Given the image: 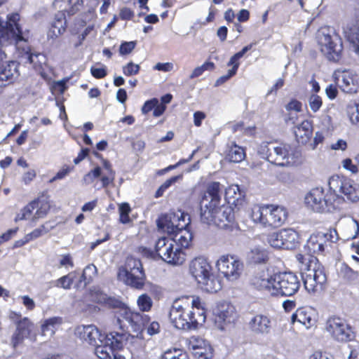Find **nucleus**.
I'll list each match as a JSON object with an SVG mask.
<instances>
[{"mask_svg":"<svg viewBox=\"0 0 359 359\" xmlns=\"http://www.w3.org/2000/svg\"><path fill=\"white\" fill-rule=\"evenodd\" d=\"M302 154L294 146L287 143L275 145L271 163L280 167H292L301 163Z\"/></svg>","mask_w":359,"mask_h":359,"instance_id":"9d476101","label":"nucleus"},{"mask_svg":"<svg viewBox=\"0 0 359 359\" xmlns=\"http://www.w3.org/2000/svg\"><path fill=\"white\" fill-rule=\"evenodd\" d=\"M136 41L122 42L119 47V53L121 55L130 54L136 46Z\"/></svg>","mask_w":359,"mask_h":359,"instance_id":"13d9d810","label":"nucleus"},{"mask_svg":"<svg viewBox=\"0 0 359 359\" xmlns=\"http://www.w3.org/2000/svg\"><path fill=\"white\" fill-rule=\"evenodd\" d=\"M20 317V315L15 312H11L10 314V318L16 323V330L11 339V343L14 347L21 344L25 339L29 336L32 326V323L27 318H24L18 320Z\"/></svg>","mask_w":359,"mask_h":359,"instance_id":"a211bd4d","label":"nucleus"},{"mask_svg":"<svg viewBox=\"0 0 359 359\" xmlns=\"http://www.w3.org/2000/svg\"><path fill=\"white\" fill-rule=\"evenodd\" d=\"M190 222L188 215L184 212H168L162 215L156 221L158 229L172 235L178 229L187 227Z\"/></svg>","mask_w":359,"mask_h":359,"instance_id":"ddd939ff","label":"nucleus"},{"mask_svg":"<svg viewBox=\"0 0 359 359\" xmlns=\"http://www.w3.org/2000/svg\"><path fill=\"white\" fill-rule=\"evenodd\" d=\"M274 147V144L262 142L258 147L257 153L261 158L266 159L271 163V156L273 151Z\"/></svg>","mask_w":359,"mask_h":359,"instance_id":"37998d69","label":"nucleus"},{"mask_svg":"<svg viewBox=\"0 0 359 359\" xmlns=\"http://www.w3.org/2000/svg\"><path fill=\"white\" fill-rule=\"evenodd\" d=\"M20 21V15L17 13L8 14L7 20H0V46L11 44V40L14 39L13 27Z\"/></svg>","mask_w":359,"mask_h":359,"instance_id":"4be33fe9","label":"nucleus"},{"mask_svg":"<svg viewBox=\"0 0 359 359\" xmlns=\"http://www.w3.org/2000/svg\"><path fill=\"white\" fill-rule=\"evenodd\" d=\"M60 318H50L46 319L41 325V332L43 336L51 337L55 331L56 325L60 323Z\"/></svg>","mask_w":359,"mask_h":359,"instance_id":"ea45409f","label":"nucleus"},{"mask_svg":"<svg viewBox=\"0 0 359 359\" xmlns=\"http://www.w3.org/2000/svg\"><path fill=\"white\" fill-rule=\"evenodd\" d=\"M90 297L93 302L104 304L107 301L108 295L102 291L99 287H94L90 291Z\"/></svg>","mask_w":359,"mask_h":359,"instance_id":"de8ad7c7","label":"nucleus"},{"mask_svg":"<svg viewBox=\"0 0 359 359\" xmlns=\"http://www.w3.org/2000/svg\"><path fill=\"white\" fill-rule=\"evenodd\" d=\"M19 64L15 61H8L0 68V86L13 83L19 76Z\"/></svg>","mask_w":359,"mask_h":359,"instance_id":"a878e982","label":"nucleus"},{"mask_svg":"<svg viewBox=\"0 0 359 359\" xmlns=\"http://www.w3.org/2000/svg\"><path fill=\"white\" fill-rule=\"evenodd\" d=\"M158 104V99L153 98L151 100L145 102L142 107V114H145L151 111L156 105Z\"/></svg>","mask_w":359,"mask_h":359,"instance_id":"69168bd1","label":"nucleus"},{"mask_svg":"<svg viewBox=\"0 0 359 359\" xmlns=\"http://www.w3.org/2000/svg\"><path fill=\"white\" fill-rule=\"evenodd\" d=\"M324 191L322 188H315L305 196V203L315 212H323Z\"/></svg>","mask_w":359,"mask_h":359,"instance_id":"cd10ccee","label":"nucleus"},{"mask_svg":"<svg viewBox=\"0 0 359 359\" xmlns=\"http://www.w3.org/2000/svg\"><path fill=\"white\" fill-rule=\"evenodd\" d=\"M344 37L353 50L359 55V20H351L343 27Z\"/></svg>","mask_w":359,"mask_h":359,"instance_id":"393cba45","label":"nucleus"},{"mask_svg":"<svg viewBox=\"0 0 359 359\" xmlns=\"http://www.w3.org/2000/svg\"><path fill=\"white\" fill-rule=\"evenodd\" d=\"M102 166L105 172L101 177V182L103 187H107L112 184L115 179V171L112 169L111 164L106 159L102 160Z\"/></svg>","mask_w":359,"mask_h":359,"instance_id":"58836bf2","label":"nucleus"},{"mask_svg":"<svg viewBox=\"0 0 359 359\" xmlns=\"http://www.w3.org/2000/svg\"><path fill=\"white\" fill-rule=\"evenodd\" d=\"M222 189L219 182L208 185L201 201V218L205 224L213 223L220 228H227L235 220L233 208L221 205Z\"/></svg>","mask_w":359,"mask_h":359,"instance_id":"f257e3e1","label":"nucleus"},{"mask_svg":"<svg viewBox=\"0 0 359 359\" xmlns=\"http://www.w3.org/2000/svg\"><path fill=\"white\" fill-rule=\"evenodd\" d=\"M313 132L312 124L309 121L304 120L294 129L295 137L299 143L306 144L310 139Z\"/></svg>","mask_w":359,"mask_h":359,"instance_id":"473e14b6","label":"nucleus"},{"mask_svg":"<svg viewBox=\"0 0 359 359\" xmlns=\"http://www.w3.org/2000/svg\"><path fill=\"white\" fill-rule=\"evenodd\" d=\"M282 230L273 232L268 236V242L275 248H283Z\"/></svg>","mask_w":359,"mask_h":359,"instance_id":"3c124183","label":"nucleus"},{"mask_svg":"<svg viewBox=\"0 0 359 359\" xmlns=\"http://www.w3.org/2000/svg\"><path fill=\"white\" fill-rule=\"evenodd\" d=\"M118 278L133 288L142 290L145 284L146 274L141 261L133 257H128L125 265L118 269Z\"/></svg>","mask_w":359,"mask_h":359,"instance_id":"1a4fd4ad","label":"nucleus"},{"mask_svg":"<svg viewBox=\"0 0 359 359\" xmlns=\"http://www.w3.org/2000/svg\"><path fill=\"white\" fill-rule=\"evenodd\" d=\"M333 78L339 88L346 93H355L359 88V79L352 70L338 69L334 72Z\"/></svg>","mask_w":359,"mask_h":359,"instance_id":"2eb2a0df","label":"nucleus"},{"mask_svg":"<svg viewBox=\"0 0 359 359\" xmlns=\"http://www.w3.org/2000/svg\"><path fill=\"white\" fill-rule=\"evenodd\" d=\"M245 158V151L242 147L231 142L228 146L226 158L233 163H240Z\"/></svg>","mask_w":359,"mask_h":359,"instance_id":"e433bc0d","label":"nucleus"},{"mask_svg":"<svg viewBox=\"0 0 359 359\" xmlns=\"http://www.w3.org/2000/svg\"><path fill=\"white\" fill-rule=\"evenodd\" d=\"M283 249L292 250L297 247L298 243V233L292 229H282Z\"/></svg>","mask_w":359,"mask_h":359,"instance_id":"c9c22d12","label":"nucleus"},{"mask_svg":"<svg viewBox=\"0 0 359 359\" xmlns=\"http://www.w3.org/2000/svg\"><path fill=\"white\" fill-rule=\"evenodd\" d=\"M34 201L36 202V208H37L32 221L35 222L40 218L44 217L50 209V201L47 198H38Z\"/></svg>","mask_w":359,"mask_h":359,"instance_id":"4c0bfd02","label":"nucleus"},{"mask_svg":"<svg viewBox=\"0 0 359 359\" xmlns=\"http://www.w3.org/2000/svg\"><path fill=\"white\" fill-rule=\"evenodd\" d=\"M190 303L186 297H180L173 302L169 317L176 328L185 330L196 329L199 323L205 321V316L203 315L195 317L190 310Z\"/></svg>","mask_w":359,"mask_h":359,"instance_id":"423d86ee","label":"nucleus"},{"mask_svg":"<svg viewBox=\"0 0 359 359\" xmlns=\"http://www.w3.org/2000/svg\"><path fill=\"white\" fill-rule=\"evenodd\" d=\"M214 315L215 323L220 330L224 329V324L233 323L236 318L235 307L228 302L218 304L214 310Z\"/></svg>","mask_w":359,"mask_h":359,"instance_id":"6ab92c4d","label":"nucleus"},{"mask_svg":"<svg viewBox=\"0 0 359 359\" xmlns=\"http://www.w3.org/2000/svg\"><path fill=\"white\" fill-rule=\"evenodd\" d=\"M97 273V268L93 264H89L85 267L80 278V282H84V285L88 284Z\"/></svg>","mask_w":359,"mask_h":359,"instance_id":"49530a36","label":"nucleus"},{"mask_svg":"<svg viewBox=\"0 0 359 359\" xmlns=\"http://www.w3.org/2000/svg\"><path fill=\"white\" fill-rule=\"evenodd\" d=\"M244 194L237 184H231L225 190V198L229 204L235 206L242 205Z\"/></svg>","mask_w":359,"mask_h":359,"instance_id":"72a5a7b5","label":"nucleus"},{"mask_svg":"<svg viewBox=\"0 0 359 359\" xmlns=\"http://www.w3.org/2000/svg\"><path fill=\"white\" fill-rule=\"evenodd\" d=\"M161 259L169 264L181 265L186 259V254L177 244L170 241L167 253Z\"/></svg>","mask_w":359,"mask_h":359,"instance_id":"c85d7f7f","label":"nucleus"},{"mask_svg":"<svg viewBox=\"0 0 359 359\" xmlns=\"http://www.w3.org/2000/svg\"><path fill=\"white\" fill-rule=\"evenodd\" d=\"M14 39L11 44H15L18 57L24 63H29L38 72L43 70L47 58L41 53H32L27 43L28 33L23 32L19 22L13 27Z\"/></svg>","mask_w":359,"mask_h":359,"instance_id":"39448f33","label":"nucleus"},{"mask_svg":"<svg viewBox=\"0 0 359 359\" xmlns=\"http://www.w3.org/2000/svg\"><path fill=\"white\" fill-rule=\"evenodd\" d=\"M352 111L351 112L350 119L351 122L359 126V104H354L351 107Z\"/></svg>","mask_w":359,"mask_h":359,"instance_id":"0e129e2a","label":"nucleus"},{"mask_svg":"<svg viewBox=\"0 0 359 359\" xmlns=\"http://www.w3.org/2000/svg\"><path fill=\"white\" fill-rule=\"evenodd\" d=\"M91 74L96 79H102L107 76L106 67L97 68L92 67L90 69Z\"/></svg>","mask_w":359,"mask_h":359,"instance_id":"338daca9","label":"nucleus"},{"mask_svg":"<svg viewBox=\"0 0 359 359\" xmlns=\"http://www.w3.org/2000/svg\"><path fill=\"white\" fill-rule=\"evenodd\" d=\"M104 305H107L111 308H116L119 309L123 306H124V304L116 298L108 296L107 301L105 302Z\"/></svg>","mask_w":359,"mask_h":359,"instance_id":"774afa93","label":"nucleus"},{"mask_svg":"<svg viewBox=\"0 0 359 359\" xmlns=\"http://www.w3.org/2000/svg\"><path fill=\"white\" fill-rule=\"evenodd\" d=\"M75 334L81 340L94 346L97 344L102 335L94 325H79L75 330Z\"/></svg>","mask_w":359,"mask_h":359,"instance_id":"b1692460","label":"nucleus"},{"mask_svg":"<svg viewBox=\"0 0 359 359\" xmlns=\"http://www.w3.org/2000/svg\"><path fill=\"white\" fill-rule=\"evenodd\" d=\"M121 336V349L125 346L130 352L132 359H142L145 355V342L137 336H133L123 331L118 332Z\"/></svg>","mask_w":359,"mask_h":359,"instance_id":"f3484780","label":"nucleus"},{"mask_svg":"<svg viewBox=\"0 0 359 359\" xmlns=\"http://www.w3.org/2000/svg\"><path fill=\"white\" fill-rule=\"evenodd\" d=\"M185 297L188 299V301L189 302H191L190 310L191 309H196L200 311L198 317L199 316V315H203V316H205L203 303L201 302V299L198 297L192 296Z\"/></svg>","mask_w":359,"mask_h":359,"instance_id":"5fc2aeb1","label":"nucleus"},{"mask_svg":"<svg viewBox=\"0 0 359 359\" xmlns=\"http://www.w3.org/2000/svg\"><path fill=\"white\" fill-rule=\"evenodd\" d=\"M218 271L229 280L238 279L243 271V264L233 256L222 255L217 260Z\"/></svg>","mask_w":359,"mask_h":359,"instance_id":"dca6fc26","label":"nucleus"},{"mask_svg":"<svg viewBox=\"0 0 359 359\" xmlns=\"http://www.w3.org/2000/svg\"><path fill=\"white\" fill-rule=\"evenodd\" d=\"M292 322H298L303 325L306 329L316 326L318 320L317 311L311 306H304L297 309L292 315Z\"/></svg>","mask_w":359,"mask_h":359,"instance_id":"412c9836","label":"nucleus"},{"mask_svg":"<svg viewBox=\"0 0 359 359\" xmlns=\"http://www.w3.org/2000/svg\"><path fill=\"white\" fill-rule=\"evenodd\" d=\"M161 359H187V356L184 353H179V351L175 349L165 351Z\"/></svg>","mask_w":359,"mask_h":359,"instance_id":"bf43d9fd","label":"nucleus"},{"mask_svg":"<svg viewBox=\"0 0 359 359\" xmlns=\"http://www.w3.org/2000/svg\"><path fill=\"white\" fill-rule=\"evenodd\" d=\"M326 247V238L323 232L311 235L304 245L305 250L311 255V257L309 258V264L307 271L302 274V279L305 289L309 292L322 290L323 286L327 280L324 267L318 263L317 259L312 255L323 253Z\"/></svg>","mask_w":359,"mask_h":359,"instance_id":"7ed1b4c3","label":"nucleus"},{"mask_svg":"<svg viewBox=\"0 0 359 359\" xmlns=\"http://www.w3.org/2000/svg\"><path fill=\"white\" fill-rule=\"evenodd\" d=\"M121 336H118V332H111L104 335L100 341L95 344V353L100 359H111V355H116L114 351L121 349Z\"/></svg>","mask_w":359,"mask_h":359,"instance_id":"f8f14e48","label":"nucleus"},{"mask_svg":"<svg viewBox=\"0 0 359 359\" xmlns=\"http://www.w3.org/2000/svg\"><path fill=\"white\" fill-rule=\"evenodd\" d=\"M36 202L32 201L27 204L25 207L20 210V212L17 214L15 217V222H18L21 220H26L29 219L34 210L36 209Z\"/></svg>","mask_w":359,"mask_h":359,"instance_id":"79ce46f5","label":"nucleus"},{"mask_svg":"<svg viewBox=\"0 0 359 359\" xmlns=\"http://www.w3.org/2000/svg\"><path fill=\"white\" fill-rule=\"evenodd\" d=\"M189 272L203 290L212 293L221 290V281L212 273V266L205 258L193 259L189 264Z\"/></svg>","mask_w":359,"mask_h":359,"instance_id":"0eeeda50","label":"nucleus"},{"mask_svg":"<svg viewBox=\"0 0 359 359\" xmlns=\"http://www.w3.org/2000/svg\"><path fill=\"white\" fill-rule=\"evenodd\" d=\"M101 175L102 168L99 166H97L84 176V181L90 184L93 182L95 179L100 177Z\"/></svg>","mask_w":359,"mask_h":359,"instance_id":"052dcab7","label":"nucleus"},{"mask_svg":"<svg viewBox=\"0 0 359 359\" xmlns=\"http://www.w3.org/2000/svg\"><path fill=\"white\" fill-rule=\"evenodd\" d=\"M252 284L259 290L272 296L290 297L300 288L301 280L292 272L274 273L269 269L260 270L252 279Z\"/></svg>","mask_w":359,"mask_h":359,"instance_id":"f03ea898","label":"nucleus"},{"mask_svg":"<svg viewBox=\"0 0 359 359\" xmlns=\"http://www.w3.org/2000/svg\"><path fill=\"white\" fill-rule=\"evenodd\" d=\"M172 235L174 236L172 238L173 243L177 244L179 248H189L193 238L192 233L187 229V227L178 229L177 231Z\"/></svg>","mask_w":359,"mask_h":359,"instance_id":"f704fd0d","label":"nucleus"},{"mask_svg":"<svg viewBox=\"0 0 359 359\" xmlns=\"http://www.w3.org/2000/svg\"><path fill=\"white\" fill-rule=\"evenodd\" d=\"M325 329L329 335L336 341H347L352 339L353 332L346 320L337 316L329 318Z\"/></svg>","mask_w":359,"mask_h":359,"instance_id":"4468645a","label":"nucleus"},{"mask_svg":"<svg viewBox=\"0 0 359 359\" xmlns=\"http://www.w3.org/2000/svg\"><path fill=\"white\" fill-rule=\"evenodd\" d=\"M120 215V222L123 224H127L130 222L129 213L131 211L130 207L128 203H123L119 205L118 208Z\"/></svg>","mask_w":359,"mask_h":359,"instance_id":"864d4df0","label":"nucleus"},{"mask_svg":"<svg viewBox=\"0 0 359 359\" xmlns=\"http://www.w3.org/2000/svg\"><path fill=\"white\" fill-rule=\"evenodd\" d=\"M249 259L253 263L261 264L264 263L268 259V255L265 250L255 248L250 251Z\"/></svg>","mask_w":359,"mask_h":359,"instance_id":"c03bdc74","label":"nucleus"},{"mask_svg":"<svg viewBox=\"0 0 359 359\" xmlns=\"http://www.w3.org/2000/svg\"><path fill=\"white\" fill-rule=\"evenodd\" d=\"M340 274L344 279L351 283H355L359 278V272L353 271L346 264H341Z\"/></svg>","mask_w":359,"mask_h":359,"instance_id":"a19ab883","label":"nucleus"},{"mask_svg":"<svg viewBox=\"0 0 359 359\" xmlns=\"http://www.w3.org/2000/svg\"><path fill=\"white\" fill-rule=\"evenodd\" d=\"M344 201V197L339 191H334L329 188L328 192L324 194L323 212H332L339 209Z\"/></svg>","mask_w":359,"mask_h":359,"instance_id":"7c9ffc66","label":"nucleus"},{"mask_svg":"<svg viewBox=\"0 0 359 359\" xmlns=\"http://www.w3.org/2000/svg\"><path fill=\"white\" fill-rule=\"evenodd\" d=\"M123 73L126 76H131L139 73L140 67L139 65L130 62L122 67Z\"/></svg>","mask_w":359,"mask_h":359,"instance_id":"4d7b16f0","label":"nucleus"},{"mask_svg":"<svg viewBox=\"0 0 359 359\" xmlns=\"http://www.w3.org/2000/svg\"><path fill=\"white\" fill-rule=\"evenodd\" d=\"M170 241H172V239L168 240L166 238H161L158 240L156 243L155 250L158 255L162 258L165 253H167L168 250V247L170 245Z\"/></svg>","mask_w":359,"mask_h":359,"instance_id":"09e8293b","label":"nucleus"},{"mask_svg":"<svg viewBox=\"0 0 359 359\" xmlns=\"http://www.w3.org/2000/svg\"><path fill=\"white\" fill-rule=\"evenodd\" d=\"M117 323L120 328L123 330L125 325L123 323L124 320L129 324L140 325V314L137 313H132L130 310L124 304L117 312Z\"/></svg>","mask_w":359,"mask_h":359,"instance_id":"2f4dec72","label":"nucleus"},{"mask_svg":"<svg viewBox=\"0 0 359 359\" xmlns=\"http://www.w3.org/2000/svg\"><path fill=\"white\" fill-rule=\"evenodd\" d=\"M248 325L250 330L255 334H267L271 329V318L269 316L264 313H257L252 316Z\"/></svg>","mask_w":359,"mask_h":359,"instance_id":"5701e85b","label":"nucleus"},{"mask_svg":"<svg viewBox=\"0 0 359 359\" xmlns=\"http://www.w3.org/2000/svg\"><path fill=\"white\" fill-rule=\"evenodd\" d=\"M344 201V197L339 191H334L329 188L328 192L324 194L323 212H332L339 209Z\"/></svg>","mask_w":359,"mask_h":359,"instance_id":"c756f323","label":"nucleus"},{"mask_svg":"<svg viewBox=\"0 0 359 359\" xmlns=\"http://www.w3.org/2000/svg\"><path fill=\"white\" fill-rule=\"evenodd\" d=\"M153 304L152 299L147 294H141L137 299V305L140 309L142 311H149Z\"/></svg>","mask_w":359,"mask_h":359,"instance_id":"8fccbe9b","label":"nucleus"},{"mask_svg":"<svg viewBox=\"0 0 359 359\" xmlns=\"http://www.w3.org/2000/svg\"><path fill=\"white\" fill-rule=\"evenodd\" d=\"M215 67V64L212 62H206L203 63L202 65L197 67L194 69L191 74L190 75V79H194L200 76L203 74L205 71L207 70H212Z\"/></svg>","mask_w":359,"mask_h":359,"instance_id":"603ef678","label":"nucleus"},{"mask_svg":"<svg viewBox=\"0 0 359 359\" xmlns=\"http://www.w3.org/2000/svg\"><path fill=\"white\" fill-rule=\"evenodd\" d=\"M328 186L330 189L339 191L349 202L359 201V184L349 178L332 176L329 179Z\"/></svg>","mask_w":359,"mask_h":359,"instance_id":"9b49d317","label":"nucleus"},{"mask_svg":"<svg viewBox=\"0 0 359 359\" xmlns=\"http://www.w3.org/2000/svg\"><path fill=\"white\" fill-rule=\"evenodd\" d=\"M247 212L254 223L269 228L282 226L287 217V212L284 207L273 205H253Z\"/></svg>","mask_w":359,"mask_h":359,"instance_id":"20e7f679","label":"nucleus"},{"mask_svg":"<svg viewBox=\"0 0 359 359\" xmlns=\"http://www.w3.org/2000/svg\"><path fill=\"white\" fill-rule=\"evenodd\" d=\"M252 48V45H249L247 46H245L241 51L236 53L234 54L229 60V61L227 63L228 66H232V68L228 71V73L226 75H223L220 76L215 83V86H218L222 85V83H225L226 81H228L231 77L234 76L239 67V62L238 60L241 59L245 54L247 53L249 50H250Z\"/></svg>","mask_w":359,"mask_h":359,"instance_id":"bb28decb","label":"nucleus"},{"mask_svg":"<svg viewBox=\"0 0 359 359\" xmlns=\"http://www.w3.org/2000/svg\"><path fill=\"white\" fill-rule=\"evenodd\" d=\"M317 38L320 51L328 60L338 62L341 60L343 43L340 36L333 29H321Z\"/></svg>","mask_w":359,"mask_h":359,"instance_id":"6e6552de","label":"nucleus"},{"mask_svg":"<svg viewBox=\"0 0 359 359\" xmlns=\"http://www.w3.org/2000/svg\"><path fill=\"white\" fill-rule=\"evenodd\" d=\"M308 102L310 109L313 112H317L323 104L322 98L316 94L311 95L309 97Z\"/></svg>","mask_w":359,"mask_h":359,"instance_id":"6e6d98bb","label":"nucleus"},{"mask_svg":"<svg viewBox=\"0 0 359 359\" xmlns=\"http://www.w3.org/2000/svg\"><path fill=\"white\" fill-rule=\"evenodd\" d=\"M348 226L353 229V232L348 236V239H354L359 235V222L354 218H351L348 222Z\"/></svg>","mask_w":359,"mask_h":359,"instance_id":"680f3d73","label":"nucleus"},{"mask_svg":"<svg viewBox=\"0 0 359 359\" xmlns=\"http://www.w3.org/2000/svg\"><path fill=\"white\" fill-rule=\"evenodd\" d=\"M187 344L196 358L208 359L212 355V348L210 344L200 337H191L187 339Z\"/></svg>","mask_w":359,"mask_h":359,"instance_id":"aec40b11","label":"nucleus"},{"mask_svg":"<svg viewBox=\"0 0 359 359\" xmlns=\"http://www.w3.org/2000/svg\"><path fill=\"white\" fill-rule=\"evenodd\" d=\"M75 278V272H71L67 275L63 276L62 277L58 278L55 281V286L63 288L65 290H69L71 288Z\"/></svg>","mask_w":359,"mask_h":359,"instance_id":"a18cd8bd","label":"nucleus"},{"mask_svg":"<svg viewBox=\"0 0 359 359\" xmlns=\"http://www.w3.org/2000/svg\"><path fill=\"white\" fill-rule=\"evenodd\" d=\"M48 232V229L45 227L44 225H41L40 227L34 229L31 233L27 234V236L29 241L37 238L41 236Z\"/></svg>","mask_w":359,"mask_h":359,"instance_id":"e2e57ef3","label":"nucleus"}]
</instances>
